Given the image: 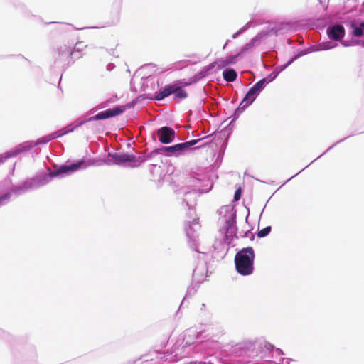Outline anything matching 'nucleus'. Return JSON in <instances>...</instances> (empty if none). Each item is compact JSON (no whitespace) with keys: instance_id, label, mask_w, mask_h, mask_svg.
<instances>
[{"instance_id":"1","label":"nucleus","mask_w":364,"mask_h":364,"mask_svg":"<svg viewBox=\"0 0 364 364\" xmlns=\"http://www.w3.org/2000/svg\"><path fill=\"white\" fill-rule=\"evenodd\" d=\"M255 252L252 247L242 248L235 256L236 271L242 276L252 274L254 271Z\"/></svg>"},{"instance_id":"2","label":"nucleus","mask_w":364,"mask_h":364,"mask_svg":"<svg viewBox=\"0 0 364 364\" xmlns=\"http://www.w3.org/2000/svg\"><path fill=\"white\" fill-rule=\"evenodd\" d=\"M265 79H262L257 82L245 96L242 102L240 103V108L245 109L250 105L255 100L256 97L259 94L261 90L264 88Z\"/></svg>"},{"instance_id":"3","label":"nucleus","mask_w":364,"mask_h":364,"mask_svg":"<svg viewBox=\"0 0 364 364\" xmlns=\"http://www.w3.org/2000/svg\"><path fill=\"white\" fill-rule=\"evenodd\" d=\"M129 108L128 105L116 107L114 109H108L105 111L100 112L96 115L90 117L86 122L105 119L109 117L117 116L123 113L127 109Z\"/></svg>"},{"instance_id":"4","label":"nucleus","mask_w":364,"mask_h":364,"mask_svg":"<svg viewBox=\"0 0 364 364\" xmlns=\"http://www.w3.org/2000/svg\"><path fill=\"white\" fill-rule=\"evenodd\" d=\"M157 135L161 143L168 144L175 140L176 132L169 127H162L157 130Z\"/></svg>"},{"instance_id":"5","label":"nucleus","mask_w":364,"mask_h":364,"mask_svg":"<svg viewBox=\"0 0 364 364\" xmlns=\"http://www.w3.org/2000/svg\"><path fill=\"white\" fill-rule=\"evenodd\" d=\"M85 164L83 161H80L77 163L72 164L70 165L61 166L58 169L50 173L52 176H57L63 173H68L70 172H74L77 171Z\"/></svg>"},{"instance_id":"6","label":"nucleus","mask_w":364,"mask_h":364,"mask_svg":"<svg viewBox=\"0 0 364 364\" xmlns=\"http://www.w3.org/2000/svg\"><path fill=\"white\" fill-rule=\"evenodd\" d=\"M114 159V163L120 165L126 162H136L138 161L140 157H136L133 154H118L115 153L110 155Z\"/></svg>"},{"instance_id":"7","label":"nucleus","mask_w":364,"mask_h":364,"mask_svg":"<svg viewBox=\"0 0 364 364\" xmlns=\"http://www.w3.org/2000/svg\"><path fill=\"white\" fill-rule=\"evenodd\" d=\"M327 33L329 38L338 41L344 36L345 29L341 25H335L328 28Z\"/></svg>"},{"instance_id":"8","label":"nucleus","mask_w":364,"mask_h":364,"mask_svg":"<svg viewBox=\"0 0 364 364\" xmlns=\"http://www.w3.org/2000/svg\"><path fill=\"white\" fill-rule=\"evenodd\" d=\"M73 130V128H71L67 131H65L63 132H54V133H52L50 134H48V135H46V136H43L41 138H38L36 141V145H39V144H46L49 141H50L51 140L55 139V138H58V137H60L62 135L66 134V133H68L69 132H71Z\"/></svg>"},{"instance_id":"9","label":"nucleus","mask_w":364,"mask_h":364,"mask_svg":"<svg viewBox=\"0 0 364 364\" xmlns=\"http://www.w3.org/2000/svg\"><path fill=\"white\" fill-rule=\"evenodd\" d=\"M176 90V88L173 87V85H166L163 90H161L156 93L155 99L156 100H161L173 94Z\"/></svg>"},{"instance_id":"10","label":"nucleus","mask_w":364,"mask_h":364,"mask_svg":"<svg viewBox=\"0 0 364 364\" xmlns=\"http://www.w3.org/2000/svg\"><path fill=\"white\" fill-rule=\"evenodd\" d=\"M223 75L224 80L227 82L235 81L237 76V73L233 69L225 70Z\"/></svg>"},{"instance_id":"11","label":"nucleus","mask_w":364,"mask_h":364,"mask_svg":"<svg viewBox=\"0 0 364 364\" xmlns=\"http://www.w3.org/2000/svg\"><path fill=\"white\" fill-rule=\"evenodd\" d=\"M178 151H181L179 144L171 146H163L157 150L159 153H173Z\"/></svg>"},{"instance_id":"12","label":"nucleus","mask_w":364,"mask_h":364,"mask_svg":"<svg viewBox=\"0 0 364 364\" xmlns=\"http://www.w3.org/2000/svg\"><path fill=\"white\" fill-rule=\"evenodd\" d=\"M173 87L176 88V90L173 93L176 94V98L183 100L187 97V92L181 88V86L178 84H173Z\"/></svg>"},{"instance_id":"13","label":"nucleus","mask_w":364,"mask_h":364,"mask_svg":"<svg viewBox=\"0 0 364 364\" xmlns=\"http://www.w3.org/2000/svg\"><path fill=\"white\" fill-rule=\"evenodd\" d=\"M201 140H202V139L200 138V139H193V140H191V141H188L186 142H183V143H180L179 145L181 147V150L183 151V150L188 149L192 146H194L196 144H198L199 141H200Z\"/></svg>"},{"instance_id":"14","label":"nucleus","mask_w":364,"mask_h":364,"mask_svg":"<svg viewBox=\"0 0 364 364\" xmlns=\"http://www.w3.org/2000/svg\"><path fill=\"white\" fill-rule=\"evenodd\" d=\"M364 31V23H361L359 26L353 27V35L355 37H360L363 35Z\"/></svg>"},{"instance_id":"15","label":"nucleus","mask_w":364,"mask_h":364,"mask_svg":"<svg viewBox=\"0 0 364 364\" xmlns=\"http://www.w3.org/2000/svg\"><path fill=\"white\" fill-rule=\"evenodd\" d=\"M69 58L70 60L79 59L82 58V54L78 50H77L76 47H75L73 50L70 52Z\"/></svg>"},{"instance_id":"16","label":"nucleus","mask_w":364,"mask_h":364,"mask_svg":"<svg viewBox=\"0 0 364 364\" xmlns=\"http://www.w3.org/2000/svg\"><path fill=\"white\" fill-rule=\"evenodd\" d=\"M271 230H272V228L270 226H267L258 231L257 236L259 237H264L267 236V235H269V233L271 232Z\"/></svg>"},{"instance_id":"17","label":"nucleus","mask_w":364,"mask_h":364,"mask_svg":"<svg viewBox=\"0 0 364 364\" xmlns=\"http://www.w3.org/2000/svg\"><path fill=\"white\" fill-rule=\"evenodd\" d=\"M213 67L217 66L218 68L221 69L226 66H228V64L226 63L225 58L219 60L217 62H215L212 64Z\"/></svg>"},{"instance_id":"18","label":"nucleus","mask_w":364,"mask_h":364,"mask_svg":"<svg viewBox=\"0 0 364 364\" xmlns=\"http://www.w3.org/2000/svg\"><path fill=\"white\" fill-rule=\"evenodd\" d=\"M228 65L234 64L237 60V55H230L225 58Z\"/></svg>"},{"instance_id":"19","label":"nucleus","mask_w":364,"mask_h":364,"mask_svg":"<svg viewBox=\"0 0 364 364\" xmlns=\"http://www.w3.org/2000/svg\"><path fill=\"white\" fill-rule=\"evenodd\" d=\"M11 195V194L10 193H7L0 196V205L3 203L4 200L9 199Z\"/></svg>"},{"instance_id":"20","label":"nucleus","mask_w":364,"mask_h":364,"mask_svg":"<svg viewBox=\"0 0 364 364\" xmlns=\"http://www.w3.org/2000/svg\"><path fill=\"white\" fill-rule=\"evenodd\" d=\"M240 198H241V189L239 188L235 193L234 200H239L240 199Z\"/></svg>"},{"instance_id":"21","label":"nucleus","mask_w":364,"mask_h":364,"mask_svg":"<svg viewBox=\"0 0 364 364\" xmlns=\"http://www.w3.org/2000/svg\"><path fill=\"white\" fill-rule=\"evenodd\" d=\"M167 343H168V339H167V338H164L161 341V346L162 347H165V346H166Z\"/></svg>"},{"instance_id":"22","label":"nucleus","mask_w":364,"mask_h":364,"mask_svg":"<svg viewBox=\"0 0 364 364\" xmlns=\"http://www.w3.org/2000/svg\"><path fill=\"white\" fill-rule=\"evenodd\" d=\"M264 347L267 348V350H272L274 348V346L270 343H265Z\"/></svg>"},{"instance_id":"23","label":"nucleus","mask_w":364,"mask_h":364,"mask_svg":"<svg viewBox=\"0 0 364 364\" xmlns=\"http://www.w3.org/2000/svg\"><path fill=\"white\" fill-rule=\"evenodd\" d=\"M193 223L198 225L199 224V219H193Z\"/></svg>"},{"instance_id":"24","label":"nucleus","mask_w":364,"mask_h":364,"mask_svg":"<svg viewBox=\"0 0 364 364\" xmlns=\"http://www.w3.org/2000/svg\"><path fill=\"white\" fill-rule=\"evenodd\" d=\"M83 123H84V122H80V124H78L77 125H76L75 127H80V126H81Z\"/></svg>"},{"instance_id":"25","label":"nucleus","mask_w":364,"mask_h":364,"mask_svg":"<svg viewBox=\"0 0 364 364\" xmlns=\"http://www.w3.org/2000/svg\"><path fill=\"white\" fill-rule=\"evenodd\" d=\"M191 232H189L188 230H187V234L189 235Z\"/></svg>"}]
</instances>
